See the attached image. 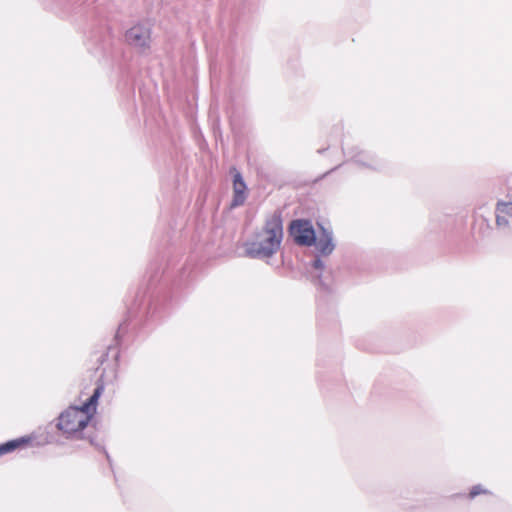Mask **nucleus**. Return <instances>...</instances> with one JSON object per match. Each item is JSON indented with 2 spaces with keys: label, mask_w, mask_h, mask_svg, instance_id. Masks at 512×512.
Returning a JSON list of instances; mask_svg holds the SVG:
<instances>
[{
  "label": "nucleus",
  "mask_w": 512,
  "mask_h": 512,
  "mask_svg": "<svg viewBox=\"0 0 512 512\" xmlns=\"http://www.w3.org/2000/svg\"><path fill=\"white\" fill-rule=\"evenodd\" d=\"M283 240V222L281 213L275 211L265 221L255 239L245 243V255L252 259H267L280 249Z\"/></svg>",
  "instance_id": "f257e3e1"
},
{
  "label": "nucleus",
  "mask_w": 512,
  "mask_h": 512,
  "mask_svg": "<svg viewBox=\"0 0 512 512\" xmlns=\"http://www.w3.org/2000/svg\"><path fill=\"white\" fill-rule=\"evenodd\" d=\"M91 420V413H85L79 406H70L58 417L57 428L66 438H83V429Z\"/></svg>",
  "instance_id": "f03ea898"
},
{
  "label": "nucleus",
  "mask_w": 512,
  "mask_h": 512,
  "mask_svg": "<svg viewBox=\"0 0 512 512\" xmlns=\"http://www.w3.org/2000/svg\"><path fill=\"white\" fill-rule=\"evenodd\" d=\"M321 232L318 237H316V242L313 244L316 246L319 254L315 256V258L311 262L312 268L317 270L319 273L315 275V281L322 287L323 290H328V286L322 280V271L325 267L324 262L321 260V256L330 255L334 249L335 244L333 243V235L332 232L328 229L320 226Z\"/></svg>",
  "instance_id": "7ed1b4c3"
},
{
  "label": "nucleus",
  "mask_w": 512,
  "mask_h": 512,
  "mask_svg": "<svg viewBox=\"0 0 512 512\" xmlns=\"http://www.w3.org/2000/svg\"><path fill=\"white\" fill-rule=\"evenodd\" d=\"M290 233L295 242L302 246H312L316 242L313 226L307 220H294L290 225Z\"/></svg>",
  "instance_id": "20e7f679"
},
{
  "label": "nucleus",
  "mask_w": 512,
  "mask_h": 512,
  "mask_svg": "<svg viewBox=\"0 0 512 512\" xmlns=\"http://www.w3.org/2000/svg\"><path fill=\"white\" fill-rule=\"evenodd\" d=\"M125 39L128 44L145 52L150 48L151 30L143 24L135 25L126 31Z\"/></svg>",
  "instance_id": "39448f33"
},
{
  "label": "nucleus",
  "mask_w": 512,
  "mask_h": 512,
  "mask_svg": "<svg viewBox=\"0 0 512 512\" xmlns=\"http://www.w3.org/2000/svg\"><path fill=\"white\" fill-rule=\"evenodd\" d=\"M233 172V190H234V196L232 200V206H240L242 205L246 200V183L241 175V173L236 169H232Z\"/></svg>",
  "instance_id": "423d86ee"
},
{
  "label": "nucleus",
  "mask_w": 512,
  "mask_h": 512,
  "mask_svg": "<svg viewBox=\"0 0 512 512\" xmlns=\"http://www.w3.org/2000/svg\"><path fill=\"white\" fill-rule=\"evenodd\" d=\"M496 224L499 228H505L512 217V202L499 201L496 206Z\"/></svg>",
  "instance_id": "0eeeda50"
},
{
  "label": "nucleus",
  "mask_w": 512,
  "mask_h": 512,
  "mask_svg": "<svg viewBox=\"0 0 512 512\" xmlns=\"http://www.w3.org/2000/svg\"><path fill=\"white\" fill-rule=\"evenodd\" d=\"M104 391L103 384L97 385V387L94 389L93 394L89 397V399L82 405L79 406L85 413H91V417L93 416V413L96 411V405L98 402L99 397Z\"/></svg>",
  "instance_id": "6e6552de"
},
{
  "label": "nucleus",
  "mask_w": 512,
  "mask_h": 512,
  "mask_svg": "<svg viewBox=\"0 0 512 512\" xmlns=\"http://www.w3.org/2000/svg\"><path fill=\"white\" fill-rule=\"evenodd\" d=\"M343 152L344 154H347V152L345 151V148H343ZM348 155H350L351 159L364 166V167H368V168H372V169H376L377 167L375 165H373L372 163H369L368 160L370 159V156L363 152V151H358L354 153V150L348 152Z\"/></svg>",
  "instance_id": "1a4fd4ad"
},
{
  "label": "nucleus",
  "mask_w": 512,
  "mask_h": 512,
  "mask_svg": "<svg viewBox=\"0 0 512 512\" xmlns=\"http://www.w3.org/2000/svg\"><path fill=\"white\" fill-rule=\"evenodd\" d=\"M29 441H30L29 438L21 437V438L10 440L6 443L0 444V456L15 450L16 448L28 443Z\"/></svg>",
  "instance_id": "9d476101"
},
{
  "label": "nucleus",
  "mask_w": 512,
  "mask_h": 512,
  "mask_svg": "<svg viewBox=\"0 0 512 512\" xmlns=\"http://www.w3.org/2000/svg\"><path fill=\"white\" fill-rule=\"evenodd\" d=\"M157 310H158V304H157L156 300L150 299L148 308H147V314L149 315V317L152 318L154 316V314H156Z\"/></svg>",
  "instance_id": "9b49d317"
},
{
  "label": "nucleus",
  "mask_w": 512,
  "mask_h": 512,
  "mask_svg": "<svg viewBox=\"0 0 512 512\" xmlns=\"http://www.w3.org/2000/svg\"><path fill=\"white\" fill-rule=\"evenodd\" d=\"M484 493H487V490H485L481 485H475L472 487L470 493H469V497L470 498H474L480 494H484Z\"/></svg>",
  "instance_id": "f8f14e48"
},
{
  "label": "nucleus",
  "mask_w": 512,
  "mask_h": 512,
  "mask_svg": "<svg viewBox=\"0 0 512 512\" xmlns=\"http://www.w3.org/2000/svg\"><path fill=\"white\" fill-rule=\"evenodd\" d=\"M158 280V275H150L149 277V290L152 289V287L154 286V284L156 283V281Z\"/></svg>",
  "instance_id": "ddd939ff"
},
{
  "label": "nucleus",
  "mask_w": 512,
  "mask_h": 512,
  "mask_svg": "<svg viewBox=\"0 0 512 512\" xmlns=\"http://www.w3.org/2000/svg\"><path fill=\"white\" fill-rule=\"evenodd\" d=\"M90 443H91L92 445H95L98 449L103 450V452H104V453H105V455H106L107 460L110 462V456H109V454L107 453V451L104 449V447H101L100 445H96V444L94 443V440H93L92 438H90Z\"/></svg>",
  "instance_id": "4468645a"
},
{
  "label": "nucleus",
  "mask_w": 512,
  "mask_h": 512,
  "mask_svg": "<svg viewBox=\"0 0 512 512\" xmlns=\"http://www.w3.org/2000/svg\"><path fill=\"white\" fill-rule=\"evenodd\" d=\"M125 329H126V323H125V322H123V323H121V324L119 325V327H118V331H117V333H116L115 338H116V339H118V338H119V336H120V333H121L123 330H125Z\"/></svg>",
  "instance_id": "2eb2a0df"
},
{
  "label": "nucleus",
  "mask_w": 512,
  "mask_h": 512,
  "mask_svg": "<svg viewBox=\"0 0 512 512\" xmlns=\"http://www.w3.org/2000/svg\"><path fill=\"white\" fill-rule=\"evenodd\" d=\"M338 168V166L332 168L331 170H329L328 172H326L325 174H323L322 178H324L325 176H327L328 174L332 173L333 171H335L336 169Z\"/></svg>",
  "instance_id": "dca6fc26"
},
{
  "label": "nucleus",
  "mask_w": 512,
  "mask_h": 512,
  "mask_svg": "<svg viewBox=\"0 0 512 512\" xmlns=\"http://www.w3.org/2000/svg\"><path fill=\"white\" fill-rule=\"evenodd\" d=\"M119 358V352H116L115 359L118 360Z\"/></svg>",
  "instance_id": "f3484780"
},
{
  "label": "nucleus",
  "mask_w": 512,
  "mask_h": 512,
  "mask_svg": "<svg viewBox=\"0 0 512 512\" xmlns=\"http://www.w3.org/2000/svg\"><path fill=\"white\" fill-rule=\"evenodd\" d=\"M324 150H325V149H319V150H318V153H320V154H321V153H323V152H324Z\"/></svg>",
  "instance_id": "a211bd4d"
},
{
  "label": "nucleus",
  "mask_w": 512,
  "mask_h": 512,
  "mask_svg": "<svg viewBox=\"0 0 512 512\" xmlns=\"http://www.w3.org/2000/svg\"><path fill=\"white\" fill-rule=\"evenodd\" d=\"M113 348L111 346L108 347V352L112 351Z\"/></svg>",
  "instance_id": "6ab92c4d"
}]
</instances>
